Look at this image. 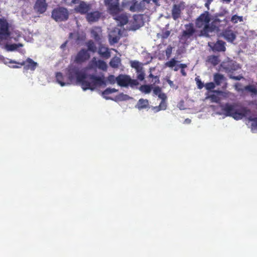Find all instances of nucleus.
I'll return each mask as SVG.
<instances>
[{"label":"nucleus","mask_w":257,"mask_h":257,"mask_svg":"<svg viewBox=\"0 0 257 257\" xmlns=\"http://www.w3.org/2000/svg\"><path fill=\"white\" fill-rule=\"evenodd\" d=\"M155 81L154 82V84H159L160 83L159 77L158 76H155L154 77Z\"/></svg>","instance_id":"5fc2aeb1"},{"label":"nucleus","mask_w":257,"mask_h":257,"mask_svg":"<svg viewBox=\"0 0 257 257\" xmlns=\"http://www.w3.org/2000/svg\"><path fill=\"white\" fill-rule=\"evenodd\" d=\"M107 81L110 84H113L115 82H117V77H115L113 75H110L107 77Z\"/></svg>","instance_id":"4c0bfd02"},{"label":"nucleus","mask_w":257,"mask_h":257,"mask_svg":"<svg viewBox=\"0 0 257 257\" xmlns=\"http://www.w3.org/2000/svg\"><path fill=\"white\" fill-rule=\"evenodd\" d=\"M191 119L187 118L185 120V122L186 123H190L191 122Z\"/></svg>","instance_id":"bf43d9fd"},{"label":"nucleus","mask_w":257,"mask_h":257,"mask_svg":"<svg viewBox=\"0 0 257 257\" xmlns=\"http://www.w3.org/2000/svg\"><path fill=\"white\" fill-rule=\"evenodd\" d=\"M137 105L140 109L146 108L149 106V101L148 99L141 98L139 100Z\"/></svg>","instance_id":"a878e982"},{"label":"nucleus","mask_w":257,"mask_h":257,"mask_svg":"<svg viewBox=\"0 0 257 257\" xmlns=\"http://www.w3.org/2000/svg\"><path fill=\"white\" fill-rule=\"evenodd\" d=\"M69 38L74 39V43L78 44L79 43L80 36L78 34L71 33L69 35Z\"/></svg>","instance_id":"72a5a7b5"},{"label":"nucleus","mask_w":257,"mask_h":257,"mask_svg":"<svg viewBox=\"0 0 257 257\" xmlns=\"http://www.w3.org/2000/svg\"><path fill=\"white\" fill-rule=\"evenodd\" d=\"M102 13L98 11L87 13L86 19L89 23H93L98 21L101 17Z\"/></svg>","instance_id":"4468645a"},{"label":"nucleus","mask_w":257,"mask_h":257,"mask_svg":"<svg viewBox=\"0 0 257 257\" xmlns=\"http://www.w3.org/2000/svg\"><path fill=\"white\" fill-rule=\"evenodd\" d=\"M10 35L8 22L4 19H0V36L6 37L9 36Z\"/></svg>","instance_id":"ddd939ff"},{"label":"nucleus","mask_w":257,"mask_h":257,"mask_svg":"<svg viewBox=\"0 0 257 257\" xmlns=\"http://www.w3.org/2000/svg\"><path fill=\"white\" fill-rule=\"evenodd\" d=\"M180 68L181 69V74L183 76H186L187 75V73L185 72L184 69L187 67V65L186 64H180Z\"/></svg>","instance_id":"ea45409f"},{"label":"nucleus","mask_w":257,"mask_h":257,"mask_svg":"<svg viewBox=\"0 0 257 257\" xmlns=\"http://www.w3.org/2000/svg\"><path fill=\"white\" fill-rule=\"evenodd\" d=\"M208 61L214 66L217 65L219 62L218 57L215 55L209 56L208 57Z\"/></svg>","instance_id":"7c9ffc66"},{"label":"nucleus","mask_w":257,"mask_h":257,"mask_svg":"<svg viewBox=\"0 0 257 257\" xmlns=\"http://www.w3.org/2000/svg\"><path fill=\"white\" fill-rule=\"evenodd\" d=\"M177 62H178V61L176 60L174 58H172L170 61L167 62L165 63L166 66L173 68L174 67V70L175 71H177L180 68V64H177Z\"/></svg>","instance_id":"412c9836"},{"label":"nucleus","mask_w":257,"mask_h":257,"mask_svg":"<svg viewBox=\"0 0 257 257\" xmlns=\"http://www.w3.org/2000/svg\"><path fill=\"white\" fill-rule=\"evenodd\" d=\"M86 46L87 47V51L94 53L96 51L97 48L95 44L92 40H89L86 43Z\"/></svg>","instance_id":"cd10ccee"},{"label":"nucleus","mask_w":257,"mask_h":257,"mask_svg":"<svg viewBox=\"0 0 257 257\" xmlns=\"http://www.w3.org/2000/svg\"><path fill=\"white\" fill-rule=\"evenodd\" d=\"M221 110L226 116H231L235 120L241 119L250 114V110L246 107L236 108V103H226L220 106Z\"/></svg>","instance_id":"f03ea898"},{"label":"nucleus","mask_w":257,"mask_h":257,"mask_svg":"<svg viewBox=\"0 0 257 257\" xmlns=\"http://www.w3.org/2000/svg\"><path fill=\"white\" fill-rule=\"evenodd\" d=\"M225 43L222 40H218L215 43H214L212 47L213 51L224 52L226 50L225 46Z\"/></svg>","instance_id":"dca6fc26"},{"label":"nucleus","mask_w":257,"mask_h":257,"mask_svg":"<svg viewBox=\"0 0 257 257\" xmlns=\"http://www.w3.org/2000/svg\"><path fill=\"white\" fill-rule=\"evenodd\" d=\"M230 78L231 79L235 80H240L242 78V77L240 76H230Z\"/></svg>","instance_id":"864d4df0"},{"label":"nucleus","mask_w":257,"mask_h":257,"mask_svg":"<svg viewBox=\"0 0 257 257\" xmlns=\"http://www.w3.org/2000/svg\"><path fill=\"white\" fill-rule=\"evenodd\" d=\"M125 5L130 7V10L133 12L137 11L139 9V5L136 0H124Z\"/></svg>","instance_id":"aec40b11"},{"label":"nucleus","mask_w":257,"mask_h":257,"mask_svg":"<svg viewBox=\"0 0 257 257\" xmlns=\"http://www.w3.org/2000/svg\"><path fill=\"white\" fill-rule=\"evenodd\" d=\"M224 78L223 75L221 74L216 73L214 75V80L217 85H220Z\"/></svg>","instance_id":"c756f323"},{"label":"nucleus","mask_w":257,"mask_h":257,"mask_svg":"<svg viewBox=\"0 0 257 257\" xmlns=\"http://www.w3.org/2000/svg\"><path fill=\"white\" fill-rule=\"evenodd\" d=\"M142 16L140 15H135L134 16V20L135 22H136L137 20H142Z\"/></svg>","instance_id":"3c124183"},{"label":"nucleus","mask_w":257,"mask_h":257,"mask_svg":"<svg viewBox=\"0 0 257 257\" xmlns=\"http://www.w3.org/2000/svg\"><path fill=\"white\" fill-rule=\"evenodd\" d=\"M244 90L249 92L251 96L257 95V88L254 85L249 84L244 86Z\"/></svg>","instance_id":"4be33fe9"},{"label":"nucleus","mask_w":257,"mask_h":257,"mask_svg":"<svg viewBox=\"0 0 257 257\" xmlns=\"http://www.w3.org/2000/svg\"><path fill=\"white\" fill-rule=\"evenodd\" d=\"M90 9V6L81 1V14H87Z\"/></svg>","instance_id":"473e14b6"},{"label":"nucleus","mask_w":257,"mask_h":257,"mask_svg":"<svg viewBox=\"0 0 257 257\" xmlns=\"http://www.w3.org/2000/svg\"><path fill=\"white\" fill-rule=\"evenodd\" d=\"M119 39V38L118 37H117V36L113 37L110 38V41L113 44L117 43L118 42Z\"/></svg>","instance_id":"8fccbe9b"},{"label":"nucleus","mask_w":257,"mask_h":257,"mask_svg":"<svg viewBox=\"0 0 257 257\" xmlns=\"http://www.w3.org/2000/svg\"><path fill=\"white\" fill-rule=\"evenodd\" d=\"M249 120L252 121L251 124V130L253 133H257V117H252L250 116L248 117Z\"/></svg>","instance_id":"bb28decb"},{"label":"nucleus","mask_w":257,"mask_h":257,"mask_svg":"<svg viewBox=\"0 0 257 257\" xmlns=\"http://www.w3.org/2000/svg\"><path fill=\"white\" fill-rule=\"evenodd\" d=\"M117 83L121 87H133L139 85V82L136 79H132L127 75L119 74L117 76Z\"/></svg>","instance_id":"39448f33"},{"label":"nucleus","mask_w":257,"mask_h":257,"mask_svg":"<svg viewBox=\"0 0 257 257\" xmlns=\"http://www.w3.org/2000/svg\"><path fill=\"white\" fill-rule=\"evenodd\" d=\"M155 76H154V75L153 74H152V73H150V74H149V78H154V77H155Z\"/></svg>","instance_id":"052dcab7"},{"label":"nucleus","mask_w":257,"mask_h":257,"mask_svg":"<svg viewBox=\"0 0 257 257\" xmlns=\"http://www.w3.org/2000/svg\"><path fill=\"white\" fill-rule=\"evenodd\" d=\"M208 98L210 99L211 101L212 102L218 103L220 101L219 97L214 94L209 95Z\"/></svg>","instance_id":"e433bc0d"},{"label":"nucleus","mask_w":257,"mask_h":257,"mask_svg":"<svg viewBox=\"0 0 257 257\" xmlns=\"http://www.w3.org/2000/svg\"><path fill=\"white\" fill-rule=\"evenodd\" d=\"M56 81L61 86L80 84V51L77 53L72 62L65 70V74L58 72L55 74Z\"/></svg>","instance_id":"f257e3e1"},{"label":"nucleus","mask_w":257,"mask_h":257,"mask_svg":"<svg viewBox=\"0 0 257 257\" xmlns=\"http://www.w3.org/2000/svg\"><path fill=\"white\" fill-rule=\"evenodd\" d=\"M80 0H71L68 4V6H72L75 4H79L78 6L74 8V11L76 13H80Z\"/></svg>","instance_id":"2f4dec72"},{"label":"nucleus","mask_w":257,"mask_h":257,"mask_svg":"<svg viewBox=\"0 0 257 257\" xmlns=\"http://www.w3.org/2000/svg\"><path fill=\"white\" fill-rule=\"evenodd\" d=\"M153 89V84H145L141 85L139 90L143 93L145 94H149L151 92Z\"/></svg>","instance_id":"b1692460"},{"label":"nucleus","mask_w":257,"mask_h":257,"mask_svg":"<svg viewBox=\"0 0 257 257\" xmlns=\"http://www.w3.org/2000/svg\"><path fill=\"white\" fill-rule=\"evenodd\" d=\"M69 15V12L66 8L59 7L53 10L51 16L56 22H61L67 21Z\"/></svg>","instance_id":"20e7f679"},{"label":"nucleus","mask_w":257,"mask_h":257,"mask_svg":"<svg viewBox=\"0 0 257 257\" xmlns=\"http://www.w3.org/2000/svg\"><path fill=\"white\" fill-rule=\"evenodd\" d=\"M88 67L90 69L98 68L102 70H106L107 66L106 63L103 60H97L95 57H93L89 63Z\"/></svg>","instance_id":"f8f14e48"},{"label":"nucleus","mask_w":257,"mask_h":257,"mask_svg":"<svg viewBox=\"0 0 257 257\" xmlns=\"http://www.w3.org/2000/svg\"><path fill=\"white\" fill-rule=\"evenodd\" d=\"M167 82L168 83L170 86H173L174 85L173 82L170 79H168L167 80Z\"/></svg>","instance_id":"6e6d98bb"},{"label":"nucleus","mask_w":257,"mask_h":257,"mask_svg":"<svg viewBox=\"0 0 257 257\" xmlns=\"http://www.w3.org/2000/svg\"><path fill=\"white\" fill-rule=\"evenodd\" d=\"M117 91L118 90L115 88H107L102 92V95L106 99L113 100L112 98L108 96V95Z\"/></svg>","instance_id":"5701e85b"},{"label":"nucleus","mask_w":257,"mask_h":257,"mask_svg":"<svg viewBox=\"0 0 257 257\" xmlns=\"http://www.w3.org/2000/svg\"><path fill=\"white\" fill-rule=\"evenodd\" d=\"M114 17V19L118 22L120 26H123L128 23V18L125 14H121L111 15Z\"/></svg>","instance_id":"f3484780"},{"label":"nucleus","mask_w":257,"mask_h":257,"mask_svg":"<svg viewBox=\"0 0 257 257\" xmlns=\"http://www.w3.org/2000/svg\"><path fill=\"white\" fill-rule=\"evenodd\" d=\"M205 88L207 90H211L214 89L215 87V84L213 82H208L204 85Z\"/></svg>","instance_id":"a19ab883"},{"label":"nucleus","mask_w":257,"mask_h":257,"mask_svg":"<svg viewBox=\"0 0 257 257\" xmlns=\"http://www.w3.org/2000/svg\"><path fill=\"white\" fill-rule=\"evenodd\" d=\"M159 98L161 99L162 101H166L167 98V97L165 93L161 92L158 95Z\"/></svg>","instance_id":"09e8293b"},{"label":"nucleus","mask_w":257,"mask_h":257,"mask_svg":"<svg viewBox=\"0 0 257 257\" xmlns=\"http://www.w3.org/2000/svg\"><path fill=\"white\" fill-rule=\"evenodd\" d=\"M170 35V32L168 30H167L162 34V38L163 39H167Z\"/></svg>","instance_id":"de8ad7c7"},{"label":"nucleus","mask_w":257,"mask_h":257,"mask_svg":"<svg viewBox=\"0 0 257 257\" xmlns=\"http://www.w3.org/2000/svg\"><path fill=\"white\" fill-rule=\"evenodd\" d=\"M185 5L183 2L179 4H174L172 9V17L174 20H177L181 17V12L184 9Z\"/></svg>","instance_id":"9d476101"},{"label":"nucleus","mask_w":257,"mask_h":257,"mask_svg":"<svg viewBox=\"0 0 257 257\" xmlns=\"http://www.w3.org/2000/svg\"><path fill=\"white\" fill-rule=\"evenodd\" d=\"M103 75L97 76L95 75H85L81 72V86L84 90H94L96 87L105 84Z\"/></svg>","instance_id":"7ed1b4c3"},{"label":"nucleus","mask_w":257,"mask_h":257,"mask_svg":"<svg viewBox=\"0 0 257 257\" xmlns=\"http://www.w3.org/2000/svg\"><path fill=\"white\" fill-rule=\"evenodd\" d=\"M67 41L65 42L63 44H62L61 45V48H64V47H65L66 45H67Z\"/></svg>","instance_id":"4d7b16f0"},{"label":"nucleus","mask_w":257,"mask_h":257,"mask_svg":"<svg viewBox=\"0 0 257 257\" xmlns=\"http://www.w3.org/2000/svg\"><path fill=\"white\" fill-rule=\"evenodd\" d=\"M159 110H165L167 108V104L165 101H161L159 106Z\"/></svg>","instance_id":"49530a36"},{"label":"nucleus","mask_w":257,"mask_h":257,"mask_svg":"<svg viewBox=\"0 0 257 257\" xmlns=\"http://www.w3.org/2000/svg\"><path fill=\"white\" fill-rule=\"evenodd\" d=\"M231 22L233 24H236L238 22H241L243 21V17L242 16H238L234 15L232 16L231 18Z\"/></svg>","instance_id":"c9c22d12"},{"label":"nucleus","mask_w":257,"mask_h":257,"mask_svg":"<svg viewBox=\"0 0 257 257\" xmlns=\"http://www.w3.org/2000/svg\"><path fill=\"white\" fill-rule=\"evenodd\" d=\"M98 53L101 57L105 59H108L110 57V52L109 49L102 45L99 46Z\"/></svg>","instance_id":"2eb2a0df"},{"label":"nucleus","mask_w":257,"mask_h":257,"mask_svg":"<svg viewBox=\"0 0 257 257\" xmlns=\"http://www.w3.org/2000/svg\"><path fill=\"white\" fill-rule=\"evenodd\" d=\"M213 31L212 26L210 25V23H208L204 25L202 29L200 31V36H205L206 37H209V33Z\"/></svg>","instance_id":"6ab92c4d"},{"label":"nucleus","mask_w":257,"mask_h":257,"mask_svg":"<svg viewBox=\"0 0 257 257\" xmlns=\"http://www.w3.org/2000/svg\"><path fill=\"white\" fill-rule=\"evenodd\" d=\"M185 29L182 33L180 39L186 41L193 36L196 32V30L192 23L185 25Z\"/></svg>","instance_id":"1a4fd4ad"},{"label":"nucleus","mask_w":257,"mask_h":257,"mask_svg":"<svg viewBox=\"0 0 257 257\" xmlns=\"http://www.w3.org/2000/svg\"><path fill=\"white\" fill-rule=\"evenodd\" d=\"M88 51L81 49V62L88 60L90 58V54Z\"/></svg>","instance_id":"f704fd0d"},{"label":"nucleus","mask_w":257,"mask_h":257,"mask_svg":"<svg viewBox=\"0 0 257 257\" xmlns=\"http://www.w3.org/2000/svg\"><path fill=\"white\" fill-rule=\"evenodd\" d=\"M222 35L226 40L233 42L236 39V35L230 30H226L223 32Z\"/></svg>","instance_id":"a211bd4d"},{"label":"nucleus","mask_w":257,"mask_h":257,"mask_svg":"<svg viewBox=\"0 0 257 257\" xmlns=\"http://www.w3.org/2000/svg\"><path fill=\"white\" fill-rule=\"evenodd\" d=\"M120 62L121 60L119 57H114L111 59L109 65L113 68H117L119 67Z\"/></svg>","instance_id":"393cba45"},{"label":"nucleus","mask_w":257,"mask_h":257,"mask_svg":"<svg viewBox=\"0 0 257 257\" xmlns=\"http://www.w3.org/2000/svg\"><path fill=\"white\" fill-rule=\"evenodd\" d=\"M232 0H221V1L223 2V3H225L226 4H229L231 2Z\"/></svg>","instance_id":"13d9d810"},{"label":"nucleus","mask_w":257,"mask_h":257,"mask_svg":"<svg viewBox=\"0 0 257 257\" xmlns=\"http://www.w3.org/2000/svg\"><path fill=\"white\" fill-rule=\"evenodd\" d=\"M137 72L138 73L137 78L141 81L143 80L145 78V73L143 69L140 71H137Z\"/></svg>","instance_id":"79ce46f5"},{"label":"nucleus","mask_w":257,"mask_h":257,"mask_svg":"<svg viewBox=\"0 0 257 257\" xmlns=\"http://www.w3.org/2000/svg\"><path fill=\"white\" fill-rule=\"evenodd\" d=\"M10 63L18 64V65H14L12 66L13 68H19L22 66H24V69L25 70H31L32 71H34L38 66L37 63L35 62L30 58H28L25 61H23L22 62H18L15 61L11 60L10 61Z\"/></svg>","instance_id":"423d86ee"},{"label":"nucleus","mask_w":257,"mask_h":257,"mask_svg":"<svg viewBox=\"0 0 257 257\" xmlns=\"http://www.w3.org/2000/svg\"><path fill=\"white\" fill-rule=\"evenodd\" d=\"M210 14L208 11H205L196 19L195 26L197 28H202L204 25L210 23Z\"/></svg>","instance_id":"6e6552de"},{"label":"nucleus","mask_w":257,"mask_h":257,"mask_svg":"<svg viewBox=\"0 0 257 257\" xmlns=\"http://www.w3.org/2000/svg\"><path fill=\"white\" fill-rule=\"evenodd\" d=\"M18 47L19 45L16 44H11L7 46L8 50L11 51L16 50Z\"/></svg>","instance_id":"c03bdc74"},{"label":"nucleus","mask_w":257,"mask_h":257,"mask_svg":"<svg viewBox=\"0 0 257 257\" xmlns=\"http://www.w3.org/2000/svg\"><path fill=\"white\" fill-rule=\"evenodd\" d=\"M119 0H104V4L110 15L118 14L121 11Z\"/></svg>","instance_id":"0eeeda50"},{"label":"nucleus","mask_w":257,"mask_h":257,"mask_svg":"<svg viewBox=\"0 0 257 257\" xmlns=\"http://www.w3.org/2000/svg\"><path fill=\"white\" fill-rule=\"evenodd\" d=\"M172 49L173 48H172V46L169 45L168 46V47L166 49L165 53H166V55L167 58H169L170 57L171 55L172 52Z\"/></svg>","instance_id":"37998d69"},{"label":"nucleus","mask_w":257,"mask_h":257,"mask_svg":"<svg viewBox=\"0 0 257 257\" xmlns=\"http://www.w3.org/2000/svg\"><path fill=\"white\" fill-rule=\"evenodd\" d=\"M48 4L46 0H36L34 5V10L37 14H44L47 10Z\"/></svg>","instance_id":"9b49d317"},{"label":"nucleus","mask_w":257,"mask_h":257,"mask_svg":"<svg viewBox=\"0 0 257 257\" xmlns=\"http://www.w3.org/2000/svg\"><path fill=\"white\" fill-rule=\"evenodd\" d=\"M195 81H196L198 88L201 89L204 86L203 83L199 78H196Z\"/></svg>","instance_id":"a18cd8bd"},{"label":"nucleus","mask_w":257,"mask_h":257,"mask_svg":"<svg viewBox=\"0 0 257 257\" xmlns=\"http://www.w3.org/2000/svg\"><path fill=\"white\" fill-rule=\"evenodd\" d=\"M153 94L155 95H159L162 92V89L159 86H153Z\"/></svg>","instance_id":"58836bf2"},{"label":"nucleus","mask_w":257,"mask_h":257,"mask_svg":"<svg viewBox=\"0 0 257 257\" xmlns=\"http://www.w3.org/2000/svg\"><path fill=\"white\" fill-rule=\"evenodd\" d=\"M131 66L132 68H135L136 71H140L141 70L143 69L141 64L138 61L134 60L131 61Z\"/></svg>","instance_id":"c85d7f7f"},{"label":"nucleus","mask_w":257,"mask_h":257,"mask_svg":"<svg viewBox=\"0 0 257 257\" xmlns=\"http://www.w3.org/2000/svg\"><path fill=\"white\" fill-rule=\"evenodd\" d=\"M213 0H207L205 4V6L209 10V6L211 3L213 2Z\"/></svg>","instance_id":"603ef678"}]
</instances>
